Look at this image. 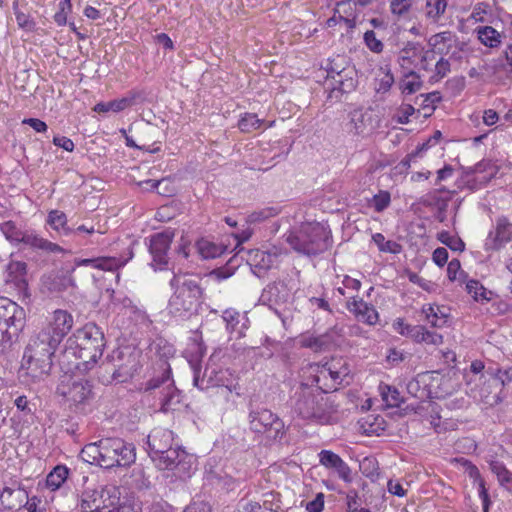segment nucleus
Masks as SVG:
<instances>
[{
	"mask_svg": "<svg viewBox=\"0 0 512 512\" xmlns=\"http://www.w3.org/2000/svg\"><path fill=\"white\" fill-rule=\"evenodd\" d=\"M329 234L320 223H304L286 236V242L298 253L314 256L328 249Z\"/></svg>",
	"mask_w": 512,
	"mask_h": 512,
	"instance_id": "obj_5",
	"label": "nucleus"
},
{
	"mask_svg": "<svg viewBox=\"0 0 512 512\" xmlns=\"http://www.w3.org/2000/svg\"><path fill=\"white\" fill-rule=\"evenodd\" d=\"M448 0H426L424 13L433 22H437L445 13Z\"/></svg>",
	"mask_w": 512,
	"mask_h": 512,
	"instance_id": "obj_35",
	"label": "nucleus"
},
{
	"mask_svg": "<svg viewBox=\"0 0 512 512\" xmlns=\"http://www.w3.org/2000/svg\"><path fill=\"white\" fill-rule=\"evenodd\" d=\"M281 254L282 250L277 247L267 251L260 249L250 250L248 251L247 263L252 267L256 275L261 276L278 262Z\"/></svg>",
	"mask_w": 512,
	"mask_h": 512,
	"instance_id": "obj_19",
	"label": "nucleus"
},
{
	"mask_svg": "<svg viewBox=\"0 0 512 512\" xmlns=\"http://www.w3.org/2000/svg\"><path fill=\"white\" fill-rule=\"evenodd\" d=\"M422 86V82L420 80V77L416 75L414 72H411L409 75L406 76V79L403 80L401 84L402 93L410 95L418 90H420Z\"/></svg>",
	"mask_w": 512,
	"mask_h": 512,
	"instance_id": "obj_51",
	"label": "nucleus"
},
{
	"mask_svg": "<svg viewBox=\"0 0 512 512\" xmlns=\"http://www.w3.org/2000/svg\"><path fill=\"white\" fill-rule=\"evenodd\" d=\"M74 324L73 316L66 310L57 309L48 318L45 326L39 331L60 344L70 332Z\"/></svg>",
	"mask_w": 512,
	"mask_h": 512,
	"instance_id": "obj_16",
	"label": "nucleus"
},
{
	"mask_svg": "<svg viewBox=\"0 0 512 512\" xmlns=\"http://www.w3.org/2000/svg\"><path fill=\"white\" fill-rule=\"evenodd\" d=\"M13 10L16 17L17 24L20 28L26 30V31H32L35 28V22L33 19L30 18L29 15L25 14L24 12L20 11L19 9V2L14 1L13 2Z\"/></svg>",
	"mask_w": 512,
	"mask_h": 512,
	"instance_id": "obj_50",
	"label": "nucleus"
},
{
	"mask_svg": "<svg viewBox=\"0 0 512 512\" xmlns=\"http://www.w3.org/2000/svg\"><path fill=\"white\" fill-rule=\"evenodd\" d=\"M489 467L490 470L497 476L499 483L512 492V472H510L506 466L498 460L490 461Z\"/></svg>",
	"mask_w": 512,
	"mask_h": 512,
	"instance_id": "obj_36",
	"label": "nucleus"
},
{
	"mask_svg": "<svg viewBox=\"0 0 512 512\" xmlns=\"http://www.w3.org/2000/svg\"><path fill=\"white\" fill-rule=\"evenodd\" d=\"M415 108L411 104H402L396 114V121L400 124H407L410 116L415 113Z\"/></svg>",
	"mask_w": 512,
	"mask_h": 512,
	"instance_id": "obj_60",
	"label": "nucleus"
},
{
	"mask_svg": "<svg viewBox=\"0 0 512 512\" xmlns=\"http://www.w3.org/2000/svg\"><path fill=\"white\" fill-rule=\"evenodd\" d=\"M479 41L490 48L498 47L501 44V34L492 26H481L475 29Z\"/></svg>",
	"mask_w": 512,
	"mask_h": 512,
	"instance_id": "obj_34",
	"label": "nucleus"
},
{
	"mask_svg": "<svg viewBox=\"0 0 512 512\" xmlns=\"http://www.w3.org/2000/svg\"><path fill=\"white\" fill-rule=\"evenodd\" d=\"M455 41H456V37L452 32L444 31V32H440V33H437L434 36H432L429 40V44L431 46H439V45L445 46V44L453 45V43H455Z\"/></svg>",
	"mask_w": 512,
	"mask_h": 512,
	"instance_id": "obj_56",
	"label": "nucleus"
},
{
	"mask_svg": "<svg viewBox=\"0 0 512 512\" xmlns=\"http://www.w3.org/2000/svg\"><path fill=\"white\" fill-rule=\"evenodd\" d=\"M326 392L320 386L312 388L302 384L292 398L293 412L303 420L325 423L330 414Z\"/></svg>",
	"mask_w": 512,
	"mask_h": 512,
	"instance_id": "obj_4",
	"label": "nucleus"
},
{
	"mask_svg": "<svg viewBox=\"0 0 512 512\" xmlns=\"http://www.w3.org/2000/svg\"><path fill=\"white\" fill-rule=\"evenodd\" d=\"M105 444L106 438H103L95 443L85 445L81 451L82 458L87 462H96L98 465L105 468L106 455L103 450Z\"/></svg>",
	"mask_w": 512,
	"mask_h": 512,
	"instance_id": "obj_27",
	"label": "nucleus"
},
{
	"mask_svg": "<svg viewBox=\"0 0 512 512\" xmlns=\"http://www.w3.org/2000/svg\"><path fill=\"white\" fill-rule=\"evenodd\" d=\"M248 424L251 432L264 436L267 440H281L285 435L283 420L270 409L251 406L248 413Z\"/></svg>",
	"mask_w": 512,
	"mask_h": 512,
	"instance_id": "obj_6",
	"label": "nucleus"
},
{
	"mask_svg": "<svg viewBox=\"0 0 512 512\" xmlns=\"http://www.w3.org/2000/svg\"><path fill=\"white\" fill-rule=\"evenodd\" d=\"M437 238L442 244L448 246L453 251L462 252L465 249V244L462 239L458 236L451 235L447 231L440 232Z\"/></svg>",
	"mask_w": 512,
	"mask_h": 512,
	"instance_id": "obj_47",
	"label": "nucleus"
},
{
	"mask_svg": "<svg viewBox=\"0 0 512 512\" xmlns=\"http://www.w3.org/2000/svg\"><path fill=\"white\" fill-rule=\"evenodd\" d=\"M69 474V470L66 466L58 465L56 466L46 478L47 487L52 490H56L61 487V485L66 481Z\"/></svg>",
	"mask_w": 512,
	"mask_h": 512,
	"instance_id": "obj_37",
	"label": "nucleus"
},
{
	"mask_svg": "<svg viewBox=\"0 0 512 512\" xmlns=\"http://www.w3.org/2000/svg\"><path fill=\"white\" fill-rule=\"evenodd\" d=\"M345 61L343 58L338 57L337 59H333L327 66V81H330L335 76L338 75L341 71V67H347V65H344Z\"/></svg>",
	"mask_w": 512,
	"mask_h": 512,
	"instance_id": "obj_62",
	"label": "nucleus"
},
{
	"mask_svg": "<svg viewBox=\"0 0 512 512\" xmlns=\"http://www.w3.org/2000/svg\"><path fill=\"white\" fill-rule=\"evenodd\" d=\"M196 247L199 254L205 259L216 258L220 256L224 251L222 246L216 245L215 243L206 239L199 240L196 243Z\"/></svg>",
	"mask_w": 512,
	"mask_h": 512,
	"instance_id": "obj_39",
	"label": "nucleus"
},
{
	"mask_svg": "<svg viewBox=\"0 0 512 512\" xmlns=\"http://www.w3.org/2000/svg\"><path fill=\"white\" fill-rule=\"evenodd\" d=\"M208 363L203 376H200V369L192 364L194 371L193 382L196 387L201 390H206L211 387L224 388L228 392H233L237 389V380L233 372L228 368L218 367L215 363Z\"/></svg>",
	"mask_w": 512,
	"mask_h": 512,
	"instance_id": "obj_11",
	"label": "nucleus"
},
{
	"mask_svg": "<svg viewBox=\"0 0 512 512\" xmlns=\"http://www.w3.org/2000/svg\"><path fill=\"white\" fill-rule=\"evenodd\" d=\"M340 364V362L332 361L328 366H324L320 372L319 375L316 377V382L319 384L320 380L326 379L328 376L332 379L334 382L333 385L329 386L327 389H336V385H340L342 382H340L339 374H338V367L337 365Z\"/></svg>",
	"mask_w": 512,
	"mask_h": 512,
	"instance_id": "obj_43",
	"label": "nucleus"
},
{
	"mask_svg": "<svg viewBox=\"0 0 512 512\" xmlns=\"http://www.w3.org/2000/svg\"><path fill=\"white\" fill-rule=\"evenodd\" d=\"M305 508L308 512H321L324 508V495L318 493L315 499L306 503Z\"/></svg>",
	"mask_w": 512,
	"mask_h": 512,
	"instance_id": "obj_64",
	"label": "nucleus"
},
{
	"mask_svg": "<svg viewBox=\"0 0 512 512\" xmlns=\"http://www.w3.org/2000/svg\"><path fill=\"white\" fill-rule=\"evenodd\" d=\"M121 99L125 102V108H129L140 102H143L145 100V93L140 90H131Z\"/></svg>",
	"mask_w": 512,
	"mask_h": 512,
	"instance_id": "obj_61",
	"label": "nucleus"
},
{
	"mask_svg": "<svg viewBox=\"0 0 512 512\" xmlns=\"http://www.w3.org/2000/svg\"><path fill=\"white\" fill-rule=\"evenodd\" d=\"M423 312L426 314L427 321L433 327H442L447 322L446 315L438 306H428L427 308H423Z\"/></svg>",
	"mask_w": 512,
	"mask_h": 512,
	"instance_id": "obj_45",
	"label": "nucleus"
},
{
	"mask_svg": "<svg viewBox=\"0 0 512 512\" xmlns=\"http://www.w3.org/2000/svg\"><path fill=\"white\" fill-rule=\"evenodd\" d=\"M457 461L461 462L466 467V472L468 473L470 478H472L474 482L477 483L478 493L483 503V509L486 512L489 506V496L488 491L485 487V481L481 477L479 469L467 459L460 458Z\"/></svg>",
	"mask_w": 512,
	"mask_h": 512,
	"instance_id": "obj_26",
	"label": "nucleus"
},
{
	"mask_svg": "<svg viewBox=\"0 0 512 512\" xmlns=\"http://www.w3.org/2000/svg\"><path fill=\"white\" fill-rule=\"evenodd\" d=\"M380 391L383 400L390 407H397L403 402L399 391L394 387L383 385L380 386Z\"/></svg>",
	"mask_w": 512,
	"mask_h": 512,
	"instance_id": "obj_48",
	"label": "nucleus"
},
{
	"mask_svg": "<svg viewBox=\"0 0 512 512\" xmlns=\"http://www.w3.org/2000/svg\"><path fill=\"white\" fill-rule=\"evenodd\" d=\"M383 77L379 80L377 92H388L394 83V77L389 69L383 71Z\"/></svg>",
	"mask_w": 512,
	"mask_h": 512,
	"instance_id": "obj_63",
	"label": "nucleus"
},
{
	"mask_svg": "<svg viewBox=\"0 0 512 512\" xmlns=\"http://www.w3.org/2000/svg\"><path fill=\"white\" fill-rule=\"evenodd\" d=\"M279 209L277 207H267L259 211L253 212L249 219L251 222H261L271 217L278 215Z\"/></svg>",
	"mask_w": 512,
	"mask_h": 512,
	"instance_id": "obj_58",
	"label": "nucleus"
},
{
	"mask_svg": "<svg viewBox=\"0 0 512 512\" xmlns=\"http://www.w3.org/2000/svg\"><path fill=\"white\" fill-rule=\"evenodd\" d=\"M407 337H410L417 343L431 344L438 346L443 343L442 335L427 330L424 326L415 325L413 329L405 332Z\"/></svg>",
	"mask_w": 512,
	"mask_h": 512,
	"instance_id": "obj_28",
	"label": "nucleus"
},
{
	"mask_svg": "<svg viewBox=\"0 0 512 512\" xmlns=\"http://www.w3.org/2000/svg\"><path fill=\"white\" fill-rule=\"evenodd\" d=\"M27 265L25 262L12 261L7 267L6 282L13 283L18 289H24L26 287V275Z\"/></svg>",
	"mask_w": 512,
	"mask_h": 512,
	"instance_id": "obj_30",
	"label": "nucleus"
},
{
	"mask_svg": "<svg viewBox=\"0 0 512 512\" xmlns=\"http://www.w3.org/2000/svg\"><path fill=\"white\" fill-rule=\"evenodd\" d=\"M151 459L159 469L173 470L180 479L189 478L196 469V458L179 447H170Z\"/></svg>",
	"mask_w": 512,
	"mask_h": 512,
	"instance_id": "obj_9",
	"label": "nucleus"
},
{
	"mask_svg": "<svg viewBox=\"0 0 512 512\" xmlns=\"http://www.w3.org/2000/svg\"><path fill=\"white\" fill-rule=\"evenodd\" d=\"M0 231L9 242L19 244L24 230L18 228L13 221H5L0 224Z\"/></svg>",
	"mask_w": 512,
	"mask_h": 512,
	"instance_id": "obj_44",
	"label": "nucleus"
},
{
	"mask_svg": "<svg viewBox=\"0 0 512 512\" xmlns=\"http://www.w3.org/2000/svg\"><path fill=\"white\" fill-rule=\"evenodd\" d=\"M25 498H27V493L22 488L15 490L10 487H5L0 493V501L10 510L20 507Z\"/></svg>",
	"mask_w": 512,
	"mask_h": 512,
	"instance_id": "obj_31",
	"label": "nucleus"
},
{
	"mask_svg": "<svg viewBox=\"0 0 512 512\" xmlns=\"http://www.w3.org/2000/svg\"><path fill=\"white\" fill-rule=\"evenodd\" d=\"M174 237V232L166 230L155 233L149 238V252L152 256L153 263L159 267L168 263V252Z\"/></svg>",
	"mask_w": 512,
	"mask_h": 512,
	"instance_id": "obj_18",
	"label": "nucleus"
},
{
	"mask_svg": "<svg viewBox=\"0 0 512 512\" xmlns=\"http://www.w3.org/2000/svg\"><path fill=\"white\" fill-rule=\"evenodd\" d=\"M263 120H260L256 114L245 113L238 122V127L242 132L250 133L261 127Z\"/></svg>",
	"mask_w": 512,
	"mask_h": 512,
	"instance_id": "obj_46",
	"label": "nucleus"
},
{
	"mask_svg": "<svg viewBox=\"0 0 512 512\" xmlns=\"http://www.w3.org/2000/svg\"><path fill=\"white\" fill-rule=\"evenodd\" d=\"M105 347L104 333L95 323H87L77 329L66 341L62 363L68 370L87 372L102 356Z\"/></svg>",
	"mask_w": 512,
	"mask_h": 512,
	"instance_id": "obj_1",
	"label": "nucleus"
},
{
	"mask_svg": "<svg viewBox=\"0 0 512 512\" xmlns=\"http://www.w3.org/2000/svg\"><path fill=\"white\" fill-rule=\"evenodd\" d=\"M466 290L476 301H490L493 295L492 291L487 290L477 280H469L466 283Z\"/></svg>",
	"mask_w": 512,
	"mask_h": 512,
	"instance_id": "obj_40",
	"label": "nucleus"
},
{
	"mask_svg": "<svg viewBox=\"0 0 512 512\" xmlns=\"http://www.w3.org/2000/svg\"><path fill=\"white\" fill-rule=\"evenodd\" d=\"M471 172L475 174H485L483 177L478 178V180L481 183H487L495 176L497 169L496 166L491 163V161L482 160L473 168H471Z\"/></svg>",
	"mask_w": 512,
	"mask_h": 512,
	"instance_id": "obj_41",
	"label": "nucleus"
},
{
	"mask_svg": "<svg viewBox=\"0 0 512 512\" xmlns=\"http://www.w3.org/2000/svg\"><path fill=\"white\" fill-rule=\"evenodd\" d=\"M105 468L129 467L136 460V448L133 443L121 438H106L104 446Z\"/></svg>",
	"mask_w": 512,
	"mask_h": 512,
	"instance_id": "obj_13",
	"label": "nucleus"
},
{
	"mask_svg": "<svg viewBox=\"0 0 512 512\" xmlns=\"http://www.w3.org/2000/svg\"><path fill=\"white\" fill-rule=\"evenodd\" d=\"M511 240L512 223L506 217H500L496 221L495 233H489L485 246L487 249L498 250L504 243Z\"/></svg>",
	"mask_w": 512,
	"mask_h": 512,
	"instance_id": "obj_22",
	"label": "nucleus"
},
{
	"mask_svg": "<svg viewBox=\"0 0 512 512\" xmlns=\"http://www.w3.org/2000/svg\"><path fill=\"white\" fill-rule=\"evenodd\" d=\"M75 271V267L67 269L66 271H60L55 275L49 277L47 282V288L51 292H62L70 287H74V280L72 273Z\"/></svg>",
	"mask_w": 512,
	"mask_h": 512,
	"instance_id": "obj_29",
	"label": "nucleus"
},
{
	"mask_svg": "<svg viewBox=\"0 0 512 512\" xmlns=\"http://www.w3.org/2000/svg\"><path fill=\"white\" fill-rule=\"evenodd\" d=\"M346 307L360 322L368 325H375L378 322L379 315L375 307L361 298H351L347 301Z\"/></svg>",
	"mask_w": 512,
	"mask_h": 512,
	"instance_id": "obj_21",
	"label": "nucleus"
},
{
	"mask_svg": "<svg viewBox=\"0 0 512 512\" xmlns=\"http://www.w3.org/2000/svg\"><path fill=\"white\" fill-rule=\"evenodd\" d=\"M145 391H151L158 396L163 412L174 410L180 403V392L174 385L170 367L166 363L163 364L161 374L146 383Z\"/></svg>",
	"mask_w": 512,
	"mask_h": 512,
	"instance_id": "obj_10",
	"label": "nucleus"
},
{
	"mask_svg": "<svg viewBox=\"0 0 512 512\" xmlns=\"http://www.w3.org/2000/svg\"><path fill=\"white\" fill-rule=\"evenodd\" d=\"M24 319L22 307L8 298H0V353L7 349L12 337L21 330Z\"/></svg>",
	"mask_w": 512,
	"mask_h": 512,
	"instance_id": "obj_7",
	"label": "nucleus"
},
{
	"mask_svg": "<svg viewBox=\"0 0 512 512\" xmlns=\"http://www.w3.org/2000/svg\"><path fill=\"white\" fill-rule=\"evenodd\" d=\"M357 72L353 66L341 67L340 73L328 81L331 90L328 94L329 99L340 100L344 93L353 91L357 86Z\"/></svg>",
	"mask_w": 512,
	"mask_h": 512,
	"instance_id": "obj_17",
	"label": "nucleus"
},
{
	"mask_svg": "<svg viewBox=\"0 0 512 512\" xmlns=\"http://www.w3.org/2000/svg\"><path fill=\"white\" fill-rule=\"evenodd\" d=\"M56 393L67 402L80 405L86 403L91 398L92 390L88 381L74 379L71 376L65 375L60 380Z\"/></svg>",
	"mask_w": 512,
	"mask_h": 512,
	"instance_id": "obj_14",
	"label": "nucleus"
},
{
	"mask_svg": "<svg viewBox=\"0 0 512 512\" xmlns=\"http://www.w3.org/2000/svg\"><path fill=\"white\" fill-rule=\"evenodd\" d=\"M125 102L122 99H115L109 102H100L95 105L94 111L98 113L120 112L125 110Z\"/></svg>",
	"mask_w": 512,
	"mask_h": 512,
	"instance_id": "obj_52",
	"label": "nucleus"
},
{
	"mask_svg": "<svg viewBox=\"0 0 512 512\" xmlns=\"http://www.w3.org/2000/svg\"><path fill=\"white\" fill-rule=\"evenodd\" d=\"M47 223L51 228L65 236H72V228L67 224V216L63 211L51 210L48 213Z\"/></svg>",
	"mask_w": 512,
	"mask_h": 512,
	"instance_id": "obj_33",
	"label": "nucleus"
},
{
	"mask_svg": "<svg viewBox=\"0 0 512 512\" xmlns=\"http://www.w3.org/2000/svg\"><path fill=\"white\" fill-rule=\"evenodd\" d=\"M327 345V340L324 336H309L302 340V346L314 349L315 351L323 350Z\"/></svg>",
	"mask_w": 512,
	"mask_h": 512,
	"instance_id": "obj_57",
	"label": "nucleus"
},
{
	"mask_svg": "<svg viewBox=\"0 0 512 512\" xmlns=\"http://www.w3.org/2000/svg\"><path fill=\"white\" fill-rule=\"evenodd\" d=\"M222 318L226 324V329L228 332H237L239 337L244 336V331L247 329V325L246 323H242L241 327H238V325L241 322V319L245 318L240 314L239 311L232 308L226 309L223 312Z\"/></svg>",
	"mask_w": 512,
	"mask_h": 512,
	"instance_id": "obj_32",
	"label": "nucleus"
},
{
	"mask_svg": "<svg viewBox=\"0 0 512 512\" xmlns=\"http://www.w3.org/2000/svg\"><path fill=\"white\" fill-rule=\"evenodd\" d=\"M364 41H365L367 47L371 51H373L375 53L382 52L383 43L379 39H377L376 34L373 30H369V31L365 32Z\"/></svg>",
	"mask_w": 512,
	"mask_h": 512,
	"instance_id": "obj_59",
	"label": "nucleus"
},
{
	"mask_svg": "<svg viewBox=\"0 0 512 512\" xmlns=\"http://www.w3.org/2000/svg\"><path fill=\"white\" fill-rule=\"evenodd\" d=\"M140 352L131 347L114 350L103 363L105 370L112 373V377L120 382L132 377L140 367Z\"/></svg>",
	"mask_w": 512,
	"mask_h": 512,
	"instance_id": "obj_8",
	"label": "nucleus"
},
{
	"mask_svg": "<svg viewBox=\"0 0 512 512\" xmlns=\"http://www.w3.org/2000/svg\"><path fill=\"white\" fill-rule=\"evenodd\" d=\"M414 0H390V11L397 17H402L409 13Z\"/></svg>",
	"mask_w": 512,
	"mask_h": 512,
	"instance_id": "obj_53",
	"label": "nucleus"
},
{
	"mask_svg": "<svg viewBox=\"0 0 512 512\" xmlns=\"http://www.w3.org/2000/svg\"><path fill=\"white\" fill-rule=\"evenodd\" d=\"M173 441L174 434L171 430L162 427L154 428L147 437L150 457L164 453L165 450L172 447Z\"/></svg>",
	"mask_w": 512,
	"mask_h": 512,
	"instance_id": "obj_20",
	"label": "nucleus"
},
{
	"mask_svg": "<svg viewBox=\"0 0 512 512\" xmlns=\"http://www.w3.org/2000/svg\"><path fill=\"white\" fill-rule=\"evenodd\" d=\"M133 257L132 250L129 251V257L126 259L117 257H98V258H87V259H75L73 267L79 266H91L95 269L113 271L124 266L129 259Z\"/></svg>",
	"mask_w": 512,
	"mask_h": 512,
	"instance_id": "obj_24",
	"label": "nucleus"
},
{
	"mask_svg": "<svg viewBox=\"0 0 512 512\" xmlns=\"http://www.w3.org/2000/svg\"><path fill=\"white\" fill-rule=\"evenodd\" d=\"M119 490L115 486H106L97 490H86L81 495V512H111L117 503Z\"/></svg>",
	"mask_w": 512,
	"mask_h": 512,
	"instance_id": "obj_12",
	"label": "nucleus"
},
{
	"mask_svg": "<svg viewBox=\"0 0 512 512\" xmlns=\"http://www.w3.org/2000/svg\"><path fill=\"white\" fill-rule=\"evenodd\" d=\"M391 202V196L388 191H380L378 194L373 196L372 205L376 212H382L385 210Z\"/></svg>",
	"mask_w": 512,
	"mask_h": 512,
	"instance_id": "obj_55",
	"label": "nucleus"
},
{
	"mask_svg": "<svg viewBox=\"0 0 512 512\" xmlns=\"http://www.w3.org/2000/svg\"><path fill=\"white\" fill-rule=\"evenodd\" d=\"M58 346L59 344L46 333L38 332L31 337L24 351L21 368L32 382L40 381L49 375Z\"/></svg>",
	"mask_w": 512,
	"mask_h": 512,
	"instance_id": "obj_3",
	"label": "nucleus"
},
{
	"mask_svg": "<svg viewBox=\"0 0 512 512\" xmlns=\"http://www.w3.org/2000/svg\"><path fill=\"white\" fill-rule=\"evenodd\" d=\"M114 509L111 512H141L140 506L129 500V499H123L120 498V493L117 495V503H115Z\"/></svg>",
	"mask_w": 512,
	"mask_h": 512,
	"instance_id": "obj_54",
	"label": "nucleus"
},
{
	"mask_svg": "<svg viewBox=\"0 0 512 512\" xmlns=\"http://www.w3.org/2000/svg\"><path fill=\"white\" fill-rule=\"evenodd\" d=\"M20 243H23L24 245L33 249H39L50 253H57L62 251V248L58 244L44 239L34 230H24Z\"/></svg>",
	"mask_w": 512,
	"mask_h": 512,
	"instance_id": "obj_25",
	"label": "nucleus"
},
{
	"mask_svg": "<svg viewBox=\"0 0 512 512\" xmlns=\"http://www.w3.org/2000/svg\"><path fill=\"white\" fill-rule=\"evenodd\" d=\"M174 289L169 299L168 312L178 319H189L196 314L201 304L203 291L200 287V280L189 274H174L170 280Z\"/></svg>",
	"mask_w": 512,
	"mask_h": 512,
	"instance_id": "obj_2",
	"label": "nucleus"
},
{
	"mask_svg": "<svg viewBox=\"0 0 512 512\" xmlns=\"http://www.w3.org/2000/svg\"><path fill=\"white\" fill-rule=\"evenodd\" d=\"M259 301L278 312L292 302V288L285 281H275L263 289Z\"/></svg>",
	"mask_w": 512,
	"mask_h": 512,
	"instance_id": "obj_15",
	"label": "nucleus"
},
{
	"mask_svg": "<svg viewBox=\"0 0 512 512\" xmlns=\"http://www.w3.org/2000/svg\"><path fill=\"white\" fill-rule=\"evenodd\" d=\"M319 462L328 469H334L343 481L347 483L352 481L350 467L338 454L330 450H322L319 453Z\"/></svg>",
	"mask_w": 512,
	"mask_h": 512,
	"instance_id": "obj_23",
	"label": "nucleus"
},
{
	"mask_svg": "<svg viewBox=\"0 0 512 512\" xmlns=\"http://www.w3.org/2000/svg\"><path fill=\"white\" fill-rule=\"evenodd\" d=\"M359 468L361 473L372 481H376L379 478V465L376 458L365 457L360 461Z\"/></svg>",
	"mask_w": 512,
	"mask_h": 512,
	"instance_id": "obj_42",
	"label": "nucleus"
},
{
	"mask_svg": "<svg viewBox=\"0 0 512 512\" xmlns=\"http://www.w3.org/2000/svg\"><path fill=\"white\" fill-rule=\"evenodd\" d=\"M350 121V131H353L355 134H363L366 130L365 123V114L362 110H353L349 114Z\"/></svg>",
	"mask_w": 512,
	"mask_h": 512,
	"instance_id": "obj_49",
	"label": "nucleus"
},
{
	"mask_svg": "<svg viewBox=\"0 0 512 512\" xmlns=\"http://www.w3.org/2000/svg\"><path fill=\"white\" fill-rule=\"evenodd\" d=\"M372 241L378 247L379 251L384 253L399 254L402 251V246L396 241L386 240L382 233H375L372 235Z\"/></svg>",
	"mask_w": 512,
	"mask_h": 512,
	"instance_id": "obj_38",
	"label": "nucleus"
}]
</instances>
